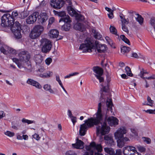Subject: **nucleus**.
<instances>
[{
  "label": "nucleus",
  "instance_id": "obj_1",
  "mask_svg": "<svg viewBox=\"0 0 155 155\" xmlns=\"http://www.w3.org/2000/svg\"><path fill=\"white\" fill-rule=\"evenodd\" d=\"M94 117H91L86 120L85 123L81 125L79 130L80 135L81 136L84 135L88 128L96 125V134L97 136L100 133L102 135H104L109 130V128L105 127L104 124L103 126L100 124L102 120V115L101 113L100 108L99 107Z\"/></svg>",
  "mask_w": 155,
  "mask_h": 155
},
{
  "label": "nucleus",
  "instance_id": "obj_2",
  "mask_svg": "<svg viewBox=\"0 0 155 155\" xmlns=\"http://www.w3.org/2000/svg\"><path fill=\"white\" fill-rule=\"evenodd\" d=\"M96 48L99 53L104 52L106 50V46L104 45L100 44L99 42L96 41L95 44L90 40L87 39L84 41V43L81 45L79 49L81 50L83 52H91L92 49Z\"/></svg>",
  "mask_w": 155,
  "mask_h": 155
},
{
  "label": "nucleus",
  "instance_id": "obj_3",
  "mask_svg": "<svg viewBox=\"0 0 155 155\" xmlns=\"http://www.w3.org/2000/svg\"><path fill=\"white\" fill-rule=\"evenodd\" d=\"M101 103H100L98 104V109L99 107H100V109L101 111V113L102 115V118L100 124H102V125L103 126L105 124L104 126L106 127H108L109 128V130L107 133L105 134L104 135L107 134L110 131V127L107 125V122H108L110 126H114L118 124V120L116 117L111 116L107 117V116L105 114L101 109Z\"/></svg>",
  "mask_w": 155,
  "mask_h": 155
},
{
  "label": "nucleus",
  "instance_id": "obj_4",
  "mask_svg": "<svg viewBox=\"0 0 155 155\" xmlns=\"http://www.w3.org/2000/svg\"><path fill=\"white\" fill-rule=\"evenodd\" d=\"M127 130L124 127L119 128L117 131L114 133V137L117 140V146L120 148L123 147L127 142L130 141V139L126 137H124V134H126Z\"/></svg>",
  "mask_w": 155,
  "mask_h": 155
},
{
  "label": "nucleus",
  "instance_id": "obj_5",
  "mask_svg": "<svg viewBox=\"0 0 155 155\" xmlns=\"http://www.w3.org/2000/svg\"><path fill=\"white\" fill-rule=\"evenodd\" d=\"M18 15L17 12H13L11 14L9 13L4 14L1 17V25L3 27L11 26L14 24V18Z\"/></svg>",
  "mask_w": 155,
  "mask_h": 155
},
{
  "label": "nucleus",
  "instance_id": "obj_6",
  "mask_svg": "<svg viewBox=\"0 0 155 155\" xmlns=\"http://www.w3.org/2000/svg\"><path fill=\"white\" fill-rule=\"evenodd\" d=\"M6 27L10 28L11 30L16 38L19 39L21 38V25L18 22L16 21L15 23L14 22L13 24L11 26H6ZM5 27H6V26Z\"/></svg>",
  "mask_w": 155,
  "mask_h": 155
},
{
  "label": "nucleus",
  "instance_id": "obj_7",
  "mask_svg": "<svg viewBox=\"0 0 155 155\" xmlns=\"http://www.w3.org/2000/svg\"><path fill=\"white\" fill-rule=\"evenodd\" d=\"M44 28L40 25L35 26L30 33L29 36L32 39L38 37L43 31Z\"/></svg>",
  "mask_w": 155,
  "mask_h": 155
},
{
  "label": "nucleus",
  "instance_id": "obj_8",
  "mask_svg": "<svg viewBox=\"0 0 155 155\" xmlns=\"http://www.w3.org/2000/svg\"><path fill=\"white\" fill-rule=\"evenodd\" d=\"M41 45L42 46L41 51L45 53L48 52L51 50V44L50 41L47 39H42L40 41Z\"/></svg>",
  "mask_w": 155,
  "mask_h": 155
},
{
  "label": "nucleus",
  "instance_id": "obj_9",
  "mask_svg": "<svg viewBox=\"0 0 155 155\" xmlns=\"http://www.w3.org/2000/svg\"><path fill=\"white\" fill-rule=\"evenodd\" d=\"M124 155H140L135 147L132 146H127L123 148Z\"/></svg>",
  "mask_w": 155,
  "mask_h": 155
},
{
  "label": "nucleus",
  "instance_id": "obj_10",
  "mask_svg": "<svg viewBox=\"0 0 155 155\" xmlns=\"http://www.w3.org/2000/svg\"><path fill=\"white\" fill-rule=\"evenodd\" d=\"M68 12L70 15L75 16L78 21H82L84 19L82 15L78 13L71 6H68L67 8Z\"/></svg>",
  "mask_w": 155,
  "mask_h": 155
},
{
  "label": "nucleus",
  "instance_id": "obj_11",
  "mask_svg": "<svg viewBox=\"0 0 155 155\" xmlns=\"http://www.w3.org/2000/svg\"><path fill=\"white\" fill-rule=\"evenodd\" d=\"M86 148L87 150L90 151L91 155L93 154L94 152L92 150V149H96L98 152H101L102 151V147L101 145H96L94 142L91 143L89 146H86Z\"/></svg>",
  "mask_w": 155,
  "mask_h": 155
},
{
  "label": "nucleus",
  "instance_id": "obj_12",
  "mask_svg": "<svg viewBox=\"0 0 155 155\" xmlns=\"http://www.w3.org/2000/svg\"><path fill=\"white\" fill-rule=\"evenodd\" d=\"M93 71L95 73V75L98 79L100 83L104 81V79L101 76L103 73V69L100 67L96 66L93 68Z\"/></svg>",
  "mask_w": 155,
  "mask_h": 155
},
{
  "label": "nucleus",
  "instance_id": "obj_13",
  "mask_svg": "<svg viewBox=\"0 0 155 155\" xmlns=\"http://www.w3.org/2000/svg\"><path fill=\"white\" fill-rule=\"evenodd\" d=\"M64 0H51L50 5L52 7L56 9L61 8L64 5Z\"/></svg>",
  "mask_w": 155,
  "mask_h": 155
},
{
  "label": "nucleus",
  "instance_id": "obj_14",
  "mask_svg": "<svg viewBox=\"0 0 155 155\" xmlns=\"http://www.w3.org/2000/svg\"><path fill=\"white\" fill-rule=\"evenodd\" d=\"M20 60L22 61L27 62L30 58V55L28 52L25 51H21L18 53Z\"/></svg>",
  "mask_w": 155,
  "mask_h": 155
},
{
  "label": "nucleus",
  "instance_id": "obj_15",
  "mask_svg": "<svg viewBox=\"0 0 155 155\" xmlns=\"http://www.w3.org/2000/svg\"><path fill=\"white\" fill-rule=\"evenodd\" d=\"M39 15L38 12H33L26 19V23L28 24L34 23L37 20Z\"/></svg>",
  "mask_w": 155,
  "mask_h": 155
},
{
  "label": "nucleus",
  "instance_id": "obj_16",
  "mask_svg": "<svg viewBox=\"0 0 155 155\" xmlns=\"http://www.w3.org/2000/svg\"><path fill=\"white\" fill-rule=\"evenodd\" d=\"M148 73L145 71L143 69H140V72L139 74V76L142 78L143 79H146L150 80L151 79H155V75L153 74L151 76L148 77H144V74H148Z\"/></svg>",
  "mask_w": 155,
  "mask_h": 155
},
{
  "label": "nucleus",
  "instance_id": "obj_17",
  "mask_svg": "<svg viewBox=\"0 0 155 155\" xmlns=\"http://www.w3.org/2000/svg\"><path fill=\"white\" fill-rule=\"evenodd\" d=\"M104 139L105 140V143L107 145L112 146L115 144V142H114L113 137L109 135H105Z\"/></svg>",
  "mask_w": 155,
  "mask_h": 155
},
{
  "label": "nucleus",
  "instance_id": "obj_18",
  "mask_svg": "<svg viewBox=\"0 0 155 155\" xmlns=\"http://www.w3.org/2000/svg\"><path fill=\"white\" fill-rule=\"evenodd\" d=\"M76 140L75 143L72 144V147L77 149H83L84 147V143L81 140H79L78 138H77Z\"/></svg>",
  "mask_w": 155,
  "mask_h": 155
},
{
  "label": "nucleus",
  "instance_id": "obj_19",
  "mask_svg": "<svg viewBox=\"0 0 155 155\" xmlns=\"http://www.w3.org/2000/svg\"><path fill=\"white\" fill-rule=\"evenodd\" d=\"M27 83L38 89H41L42 87L41 86L38 82L31 79H28L27 81Z\"/></svg>",
  "mask_w": 155,
  "mask_h": 155
},
{
  "label": "nucleus",
  "instance_id": "obj_20",
  "mask_svg": "<svg viewBox=\"0 0 155 155\" xmlns=\"http://www.w3.org/2000/svg\"><path fill=\"white\" fill-rule=\"evenodd\" d=\"M34 59L37 65L41 64L43 60L42 56L39 54L35 55L34 56Z\"/></svg>",
  "mask_w": 155,
  "mask_h": 155
},
{
  "label": "nucleus",
  "instance_id": "obj_21",
  "mask_svg": "<svg viewBox=\"0 0 155 155\" xmlns=\"http://www.w3.org/2000/svg\"><path fill=\"white\" fill-rule=\"evenodd\" d=\"M39 16L40 17L39 18V21L41 24L44 23L48 19V16L46 13H41Z\"/></svg>",
  "mask_w": 155,
  "mask_h": 155
},
{
  "label": "nucleus",
  "instance_id": "obj_22",
  "mask_svg": "<svg viewBox=\"0 0 155 155\" xmlns=\"http://www.w3.org/2000/svg\"><path fill=\"white\" fill-rule=\"evenodd\" d=\"M59 34V32L57 30L52 29L49 31V35L51 38H58Z\"/></svg>",
  "mask_w": 155,
  "mask_h": 155
},
{
  "label": "nucleus",
  "instance_id": "obj_23",
  "mask_svg": "<svg viewBox=\"0 0 155 155\" xmlns=\"http://www.w3.org/2000/svg\"><path fill=\"white\" fill-rule=\"evenodd\" d=\"M74 28L75 30H79L81 31H83L85 29L83 25L79 23H77L76 24H75L74 25Z\"/></svg>",
  "mask_w": 155,
  "mask_h": 155
},
{
  "label": "nucleus",
  "instance_id": "obj_24",
  "mask_svg": "<svg viewBox=\"0 0 155 155\" xmlns=\"http://www.w3.org/2000/svg\"><path fill=\"white\" fill-rule=\"evenodd\" d=\"M10 47L6 45H3L0 48L1 51L5 54H7L8 53Z\"/></svg>",
  "mask_w": 155,
  "mask_h": 155
},
{
  "label": "nucleus",
  "instance_id": "obj_25",
  "mask_svg": "<svg viewBox=\"0 0 155 155\" xmlns=\"http://www.w3.org/2000/svg\"><path fill=\"white\" fill-rule=\"evenodd\" d=\"M52 74L53 73L52 72L48 71L45 73L41 74L39 76L43 78H46L50 77L52 75Z\"/></svg>",
  "mask_w": 155,
  "mask_h": 155
},
{
  "label": "nucleus",
  "instance_id": "obj_26",
  "mask_svg": "<svg viewBox=\"0 0 155 155\" xmlns=\"http://www.w3.org/2000/svg\"><path fill=\"white\" fill-rule=\"evenodd\" d=\"M106 105L107 107V110H110L112 111V107L113 106V104L111 99L108 98L106 101Z\"/></svg>",
  "mask_w": 155,
  "mask_h": 155
},
{
  "label": "nucleus",
  "instance_id": "obj_27",
  "mask_svg": "<svg viewBox=\"0 0 155 155\" xmlns=\"http://www.w3.org/2000/svg\"><path fill=\"white\" fill-rule=\"evenodd\" d=\"M44 89L46 91H48L50 93L54 94V92L51 89V85L48 84H46L43 86Z\"/></svg>",
  "mask_w": 155,
  "mask_h": 155
},
{
  "label": "nucleus",
  "instance_id": "obj_28",
  "mask_svg": "<svg viewBox=\"0 0 155 155\" xmlns=\"http://www.w3.org/2000/svg\"><path fill=\"white\" fill-rule=\"evenodd\" d=\"M61 21H64L66 23H70L71 22V21L70 19V18L68 15H66L64 18H61L60 19L59 22H61Z\"/></svg>",
  "mask_w": 155,
  "mask_h": 155
},
{
  "label": "nucleus",
  "instance_id": "obj_29",
  "mask_svg": "<svg viewBox=\"0 0 155 155\" xmlns=\"http://www.w3.org/2000/svg\"><path fill=\"white\" fill-rule=\"evenodd\" d=\"M130 15L128 17V18H127V19L129 21V23L130 22L132 23H133V18L134 17H135L136 13L135 12H130Z\"/></svg>",
  "mask_w": 155,
  "mask_h": 155
},
{
  "label": "nucleus",
  "instance_id": "obj_30",
  "mask_svg": "<svg viewBox=\"0 0 155 155\" xmlns=\"http://www.w3.org/2000/svg\"><path fill=\"white\" fill-rule=\"evenodd\" d=\"M104 150L106 153L110 155H114L115 154V151L112 148L105 147L104 148Z\"/></svg>",
  "mask_w": 155,
  "mask_h": 155
},
{
  "label": "nucleus",
  "instance_id": "obj_31",
  "mask_svg": "<svg viewBox=\"0 0 155 155\" xmlns=\"http://www.w3.org/2000/svg\"><path fill=\"white\" fill-rule=\"evenodd\" d=\"M135 18L136 19V20L137 21L140 25H142L143 22V19L141 16L136 13Z\"/></svg>",
  "mask_w": 155,
  "mask_h": 155
},
{
  "label": "nucleus",
  "instance_id": "obj_32",
  "mask_svg": "<svg viewBox=\"0 0 155 155\" xmlns=\"http://www.w3.org/2000/svg\"><path fill=\"white\" fill-rule=\"evenodd\" d=\"M53 12L55 15H58V16L62 18H64L66 15V13L64 11L58 12L55 10H54Z\"/></svg>",
  "mask_w": 155,
  "mask_h": 155
},
{
  "label": "nucleus",
  "instance_id": "obj_33",
  "mask_svg": "<svg viewBox=\"0 0 155 155\" xmlns=\"http://www.w3.org/2000/svg\"><path fill=\"white\" fill-rule=\"evenodd\" d=\"M93 32L94 33V35L95 38L100 39L102 38V35L96 30H93Z\"/></svg>",
  "mask_w": 155,
  "mask_h": 155
},
{
  "label": "nucleus",
  "instance_id": "obj_34",
  "mask_svg": "<svg viewBox=\"0 0 155 155\" xmlns=\"http://www.w3.org/2000/svg\"><path fill=\"white\" fill-rule=\"evenodd\" d=\"M121 52L123 54H125L126 53H128L130 50V48L127 47L125 46H123L121 48Z\"/></svg>",
  "mask_w": 155,
  "mask_h": 155
},
{
  "label": "nucleus",
  "instance_id": "obj_35",
  "mask_svg": "<svg viewBox=\"0 0 155 155\" xmlns=\"http://www.w3.org/2000/svg\"><path fill=\"white\" fill-rule=\"evenodd\" d=\"M71 24L70 23H65L62 26L61 29L65 31H67L69 30Z\"/></svg>",
  "mask_w": 155,
  "mask_h": 155
},
{
  "label": "nucleus",
  "instance_id": "obj_36",
  "mask_svg": "<svg viewBox=\"0 0 155 155\" xmlns=\"http://www.w3.org/2000/svg\"><path fill=\"white\" fill-rule=\"evenodd\" d=\"M110 32L116 35H118L117 31L116 28L113 26H110Z\"/></svg>",
  "mask_w": 155,
  "mask_h": 155
},
{
  "label": "nucleus",
  "instance_id": "obj_37",
  "mask_svg": "<svg viewBox=\"0 0 155 155\" xmlns=\"http://www.w3.org/2000/svg\"><path fill=\"white\" fill-rule=\"evenodd\" d=\"M120 38L121 39L124 41L125 43L129 45H130V42L129 40L124 35H121Z\"/></svg>",
  "mask_w": 155,
  "mask_h": 155
},
{
  "label": "nucleus",
  "instance_id": "obj_38",
  "mask_svg": "<svg viewBox=\"0 0 155 155\" xmlns=\"http://www.w3.org/2000/svg\"><path fill=\"white\" fill-rule=\"evenodd\" d=\"M29 14L28 12L27 11H24L21 12L20 14V18L22 19L25 18Z\"/></svg>",
  "mask_w": 155,
  "mask_h": 155
},
{
  "label": "nucleus",
  "instance_id": "obj_39",
  "mask_svg": "<svg viewBox=\"0 0 155 155\" xmlns=\"http://www.w3.org/2000/svg\"><path fill=\"white\" fill-rule=\"evenodd\" d=\"M25 71L28 72H30L32 71V67L30 62L26 64V66L25 67Z\"/></svg>",
  "mask_w": 155,
  "mask_h": 155
},
{
  "label": "nucleus",
  "instance_id": "obj_40",
  "mask_svg": "<svg viewBox=\"0 0 155 155\" xmlns=\"http://www.w3.org/2000/svg\"><path fill=\"white\" fill-rule=\"evenodd\" d=\"M125 70V72L128 76H133V74L131 73V70L130 67L128 66L126 67Z\"/></svg>",
  "mask_w": 155,
  "mask_h": 155
},
{
  "label": "nucleus",
  "instance_id": "obj_41",
  "mask_svg": "<svg viewBox=\"0 0 155 155\" xmlns=\"http://www.w3.org/2000/svg\"><path fill=\"white\" fill-rule=\"evenodd\" d=\"M12 60L14 62H15L16 64H17L19 68H20L22 67L21 64L20 63V61L18 59L16 58H13L12 59Z\"/></svg>",
  "mask_w": 155,
  "mask_h": 155
},
{
  "label": "nucleus",
  "instance_id": "obj_42",
  "mask_svg": "<svg viewBox=\"0 0 155 155\" xmlns=\"http://www.w3.org/2000/svg\"><path fill=\"white\" fill-rule=\"evenodd\" d=\"M4 134L10 137H12L15 135V133L14 132L9 131H7L5 132Z\"/></svg>",
  "mask_w": 155,
  "mask_h": 155
},
{
  "label": "nucleus",
  "instance_id": "obj_43",
  "mask_svg": "<svg viewBox=\"0 0 155 155\" xmlns=\"http://www.w3.org/2000/svg\"><path fill=\"white\" fill-rule=\"evenodd\" d=\"M137 148L138 150L141 153L145 152L146 150V149L144 147L140 145L137 146Z\"/></svg>",
  "mask_w": 155,
  "mask_h": 155
},
{
  "label": "nucleus",
  "instance_id": "obj_44",
  "mask_svg": "<svg viewBox=\"0 0 155 155\" xmlns=\"http://www.w3.org/2000/svg\"><path fill=\"white\" fill-rule=\"evenodd\" d=\"M147 101L148 103L145 105H148L150 106H152L154 101L151 100L150 98L149 97H148L147 98Z\"/></svg>",
  "mask_w": 155,
  "mask_h": 155
},
{
  "label": "nucleus",
  "instance_id": "obj_45",
  "mask_svg": "<svg viewBox=\"0 0 155 155\" xmlns=\"http://www.w3.org/2000/svg\"><path fill=\"white\" fill-rule=\"evenodd\" d=\"M22 122L23 123H27L28 124H32L34 123V121L32 120H29L27 119H26L24 118L22 119L21 120Z\"/></svg>",
  "mask_w": 155,
  "mask_h": 155
},
{
  "label": "nucleus",
  "instance_id": "obj_46",
  "mask_svg": "<svg viewBox=\"0 0 155 155\" xmlns=\"http://www.w3.org/2000/svg\"><path fill=\"white\" fill-rule=\"evenodd\" d=\"M45 69L43 67H41L36 71L38 74L40 75L41 74H43L45 71Z\"/></svg>",
  "mask_w": 155,
  "mask_h": 155
},
{
  "label": "nucleus",
  "instance_id": "obj_47",
  "mask_svg": "<svg viewBox=\"0 0 155 155\" xmlns=\"http://www.w3.org/2000/svg\"><path fill=\"white\" fill-rule=\"evenodd\" d=\"M78 74V72H74L71 73L69 74V75L65 76L64 78H69L71 76L77 75Z\"/></svg>",
  "mask_w": 155,
  "mask_h": 155
},
{
  "label": "nucleus",
  "instance_id": "obj_48",
  "mask_svg": "<svg viewBox=\"0 0 155 155\" xmlns=\"http://www.w3.org/2000/svg\"><path fill=\"white\" fill-rule=\"evenodd\" d=\"M101 86L102 87L101 90H103V91L104 92H107L108 90V85L106 84V86H104L103 84H101Z\"/></svg>",
  "mask_w": 155,
  "mask_h": 155
},
{
  "label": "nucleus",
  "instance_id": "obj_49",
  "mask_svg": "<svg viewBox=\"0 0 155 155\" xmlns=\"http://www.w3.org/2000/svg\"><path fill=\"white\" fill-rule=\"evenodd\" d=\"M122 28L124 31L126 32L127 34H128L129 31L128 28L126 25H122Z\"/></svg>",
  "mask_w": 155,
  "mask_h": 155
},
{
  "label": "nucleus",
  "instance_id": "obj_50",
  "mask_svg": "<svg viewBox=\"0 0 155 155\" xmlns=\"http://www.w3.org/2000/svg\"><path fill=\"white\" fill-rule=\"evenodd\" d=\"M150 23L152 26H154L155 25V18L152 17L150 21Z\"/></svg>",
  "mask_w": 155,
  "mask_h": 155
},
{
  "label": "nucleus",
  "instance_id": "obj_51",
  "mask_svg": "<svg viewBox=\"0 0 155 155\" xmlns=\"http://www.w3.org/2000/svg\"><path fill=\"white\" fill-rule=\"evenodd\" d=\"M121 22H122V25H125V24H127L129 23V21L127 19H126L125 18L123 19L122 20H121Z\"/></svg>",
  "mask_w": 155,
  "mask_h": 155
},
{
  "label": "nucleus",
  "instance_id": "obj_52",
  "mask_svg": "<svg viewBox=\"0 0 155 155\" xmlns=\"http://www.w3.org/2000/svg\"><path fill=\"white\" fill-rule=\"evenodd\" d=\"M52 59L51 58H48L45 60V62L47 65H49L52 62Z\"/></svg>",
  "mask_w": 155,
  "mask_h": 155
},
{
  "label": "nucleus",
  "instance_id": "obj_53",
  "mask_svg": "<svg viewBox=\"0 0 155 155\" xmlns=\"http://www.w3.org/2000/svg\"><path fill=\"white\" fill-rule=\"evenodd\" d=\"M143 138L144 139V141L146 142L147 143L150 144V143L151 140L150 138L146 137H143Z\"/></svg>",
  "mask_w": 155,
  "mask_h": 155
},
{
  "label": "nucleus",
  "instance_id": "obj_54",
  "mask_svg": "<svg viewBox=\"0 0 155 155\" xmlns=\"http://www.w3.org/2000/svg\"><path fill=\"white\" fill-rule=\"evenodd\" d=\"M9 51H8V53H11L13 54H15L16 53V51L15 50L13 49L12 48L10 47V48H9Z\"/></svg>",
  "mask_w": 155,
  "mask_h": 155
},
{
  "label": "nucleus",
  "instance_id": "obj_55",
  "mask_svg": "<svg viewBox=\"0 0 155 155\" xmlns=\"http://www.w3.org/2000/svg\"><path fill=\"white\" fill-rule=\"evenodd\" d=\"M145 111L147 113L150 114H155V109L154 110H145Z\"/></svg>",
  "mask_w": 155,
  "mask_h": 155
},
{
  "label": "nucleus",
  "instance_id": "obj_56",
  "mask_svg": "<svg viewBox=\"0 0 155 155\" xmlns=\"http://www.w3.org/2000/svg\"><path fill=\"white\" fill-rule=\"evenodd\" d=\"M32 136L34 138L37 140H39L40 138L39 135L37 134H35L33 135Z\"/></svg>",
  "mask_w": 155,
  "mask_h": 155
},
{
  "label": "nucleus",
  "instance_id": "obj_57",
  "mask_svg": "<svg viewBox=\"0 0 155 155\" xmlns=\"http://www.w3.org/2000/svg\"><path fill=\"white\" fill-rule=\"evenodd\" d=\"M66 155H77V154L74 152L70 150L66 153Z\"/></svg>",
  "mask_w": 155,
  "mask_h": 155
},
{
  "label": "nucleus",
  "instance_id": "obj_58",
  "mask_svg": "<svg viewBox=\"0 0 155 155\" xmlns=\"http://www.w3.org/2000/svg\"><path fill=\"white\" fill-rule=\"evenodd\" d=\"M70 118H71V120L73 123V125H74L75 123L77 121L76 117H75L73 116Z\"/></svg>",
  "mask_w": 155,
  "mask_h": 155
},
{
  "label": "nucleus",
  "instance_id": "obj_59",
  "mask_svg": "<svg viewBox=\"0 0 155 155\" xmlns=\"http://www.w3.org/2000/svg\"><path fill=\"white\" fill-rule=\"evenodd\" d=\"M56 80L58 82L59 84L60 85H61L62 84L61 82V81L60 80L59 77L58 75H57L56 76Z\"/></svg>",
  "mask_w": 155,
  "mask_h": 155
},
{
  "label": "nucleus",
  "instance_id": "obj_60",
  "mask_svg": "<svg viewBox=\"0 0 155 155\" xmlns=\"http://www.w3.org/2000/svg\"><path fill=\"white\" fill-rule=\"evenodd\" d=\"M5 114L3 111L0 110V119L5 117Z\"/></svg>",
  "mask_w": 155,
  "mask_h": 155
},
{
  "label": "nucleus",
  "instance_id": "obj_61",
  "mask_svg": "<svg viewBox=\"0 0 155 155\" xmlns=\"http://www.w3.org/2000/svg\"><path fill=\"white\" fill-rule=\"evenodd\" d=\"M121 151L120 149L117 150H116V153L114 155H121Z\"/></svg>",
  "mask_w": 155,
  "mask_h": 155
},
{
  "label": "nucleus",
  "instance_id": "obj_62",
  "mask_svg": "<svg viewBox=\"0 0 155 155\" xmlns=\"http://www.w3.org/2000/svg\"><path fill=\"white\" fill-rule=\"evenodd\" d=\"M113 12V11H112L109 14H108V17L110 19H112L114 17Z\"/></svg>",
  "mask_w": 155,
  "mask_h": 155
},
{
  "label": "nucleus",
  "instance_id": "obj_63",
  "mask_svg": "<svg viewBox=\"0 0 155 155\" xmlns=\"http://www.w3.org/2000/svg\"><path fill=\"white\" fill-rule=\"evenodd\" d=\"M55 19L54 17H51L49 19V24H51L54 21Z\"/></svg>",
  "mask_w": 155,
  "mask_h": 155
},
{
  "label": "nucleus",
  "instance_id": "obj_64",
  "mask_svg": "<svg viewBox=\"0 0 155 155\" xmlns=\"http://www.w3.org/2000/svg\"><path fill=\"white\" fill-rule=\"evenodd\" d=\"M68 116L70 118H71V117H72L73 116L72 115V112L70 110H68Z\"/></svg>",
  "mask_w": 155,
  "mask_h": 155
}]
</instances>
